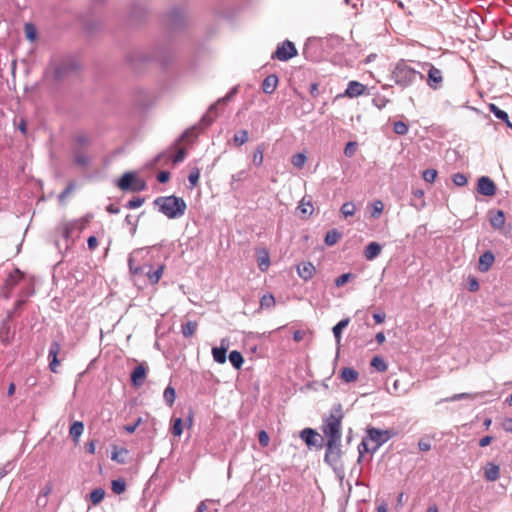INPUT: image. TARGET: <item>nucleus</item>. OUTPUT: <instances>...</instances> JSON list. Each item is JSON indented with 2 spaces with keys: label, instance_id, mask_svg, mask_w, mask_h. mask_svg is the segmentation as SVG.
I'll return each mask as SVG.
<instances>
[{
  "label": "nucleus",
  "instance_id": "nucleus-63",
  "mask_svg": "<svg viewBox=\"0 0 512 512\" xmlns=\"http://www.w3.org/2000/svg\"><path fill=\"white\" fill-rule=\"evenodd\" d=\"M26 36L29 40L33 41L36 38V31L31 24H26L25 26Z\"/></svg>",
  "mask_w": 512,
  "mask_h": 512
},
{
  "label": "nucleus",
  "instance_id": "nucleus-23",
  "mask_svg": "<svg viewBox=\"0 0 512 512\" xmlns=\"http://www.w3.org/2000/svg\"><path fill=\"white\" fill-rule=\"evenodd\" d=\"M480 395L481 394H479V393H475V394H471V393H458V394H454V395H452L450 397H446V398L440 399L439 401L436 402V405H439V404L444 403V402H454V401H459V400H463V399H475V398H477Z\"/></svg>",
  "mask_w": 512,
  "mask_h": 512
},
{
  "label": "nucleus",
  "instance_id": "nucleus-3",
  "mask_svg": "<svg viewBox=\"0 0 512 512\" xmlns=\"http://www.w3.org/2000/svg\"><path fill=\"white\" fill-rule=\"evenodd\" d=\"M343 419L342 405L336 404L332 407L328 417L324 419L322 432L327 440L341 439V422Z\"/></svg>",
  "mask_w": 512,
  "mask_h": 512
},
{
  "label": "nucleus",
  "instance_id": "nucleus-11",
  "mask_svg": "<svg viewBox=\"0 0 512 512\" xmlns=\"http://www.w3.org/2000/svg\"><path fill=\"white\" fill-rule=\"evenodd\" d=\"M496 185L488 176H481L477 182V192L483 196L492 197L496 194Z\"/></svg>",
  "mask_w": 512,
  "mask_h": 512
},
{
  "label": "nucleus",
  "instance_id": "nucleus-4",
  "mask_svg": "<svg viewBox=\"0 0 512 512\" xmlns=\"http://www.w3.org/2000/svg\"><path fill=\"white\" fill-rule=\"evenodd\" d=\"M51 68L53 69L54 80L64 81L75 75L79 71L80 65L74 58L67 57L51 64Z\"/></svg>",
  "mask_w": 512,
  "mask_h": 512
},
{
  "label": "nucleus",
  "instance_id": "nucleus-57",
  "mask_svg": "<svg viewBox=\"0 0 512 512\" xmlns=\"http://www.w3.org/2000/svg\"><path fill=\"white\" fill-rule=\"evenodd\" d=\"M76 143L82 147V148H86L88 147L90 144H91V139L88 135L86 134H81V135H78L76 137Z\"/></svg>",
  "mask_w": 512,
  "mask_h": 512
},
{
  "label": "nucleus",
  "instance_id": "nucleus-49",
  "mask_svg": "<svg viewBox=\"0 0 512 512\" xmlns=\"http://www.w3.org/2000/svg\"><path fill=\"white\" fill-rule=\"evenodd\" d=\"M22 278V273L19 269H15L13 273H10L7 279V284L14 286Z\"/></svg>",
  "mask_w": 512,
  "mask_h": 512
},
{
  "label": "nucleus",
  "instance_id": "nucleus-13",
  "mask_svg": "<svg viewBox=\"0 0 512 512\" xmlns=\"http://www.w3.org/2000/svg\"><path fill=\"white\" fill-rule=\"evenodd\" d=\"M146 375H147V367L145 365V363H141L139 365H137L133 371L131 372V375H130V378H131V383L134 387H140L145 379H146Z\"/></svg>",
  "mask_w": 512,
  "mask_h": 512
},
{
  "label": "nucleus",
  "instance_id": "nucleus-14",
  "mask_svg": "<svg viewBox=\"0 0 512 512\" xmlns=\"http://www.w3.org/2000/svg\"><path fill=\"white\" fill-rule=\"evenodd\" d=\"M61 345L57 341H53L49 348L48 357L50 359L49 369L53 373H57V367L60 365V361L58 360V354L60 353Z\"/></svg>",
  "mask_w": 512,
  "mask_h": 512
},
{
  "label": "nucleus",
  "instance_id": "nucleus-58",
  "mask_svg": "<svg viewBox=\"0 0 512 512\" xmlns=\"http://www.w3.org/2000/svg\"><path fill=\"white\" fill-rule=\"evenodd\" d=\"M356 148H357L356 142H353V141L348 142L344 148L345 156L349 157V158L352 157L355 154Z\"/></svg>",
  "mask_w": 512,
  "mask_h": 512
},
{
  "label": "nucleus",
  "instance_id": "nucleus-50",
  "mask_svg": "<svg viewBox=\"0 0 512 512\" xmlns=\"http://www.w3.org/2000/svg\"><path fill=\"white\" fill-rule=\"evenodd\" d=\"M197 126H193L191 128L186 129L180 136L179 140H189L197 136Z\"/></svg>",
  "mask_w": 512,
  "mask_h": 512
},
{
  "label": "nucleus",
  "instance_id": "nucleus-17",
  "mask_svg": "<svg viewBox=\"0 0 512 512\" xmlns=\"http://www.w3.org/2000/svg\"><path fill=\"white\" fill-rule=\"evenodd\" d=\"M315 267L311 262H303L297 267V272L300 278L304 281L310 280L315 274Z\"/></svg>",
  "mask_w": 512,
  "mask_h": 512
},
{
  "label": "nucleus",
  "instance_id": "nucleus-16",
  "mask_svg": "<svg viewBox=\"0 0 512 512\" xmlns=\"http://www.w3.org/2000/svg\"><path fill=\"white\" fill-rule=\"evenodd\" d=\"M366 86L357 81H350L345 90V96L349 98H355L364 93Z\"/></svg>",
  "mask_w": 512,
  "mask_h": 512
},
{
  "label": "nucleus",
  "instance_id": "nucleus-41",
  "mask_svg": "<svg viewBox=\"0 0 512 512\" xmlns=\"http://www.w3.org/2000/svg\"><path fill=\"white\" fill-rule=\"evenodd\" d=\"M369 441L370 440H368L367 437H364L362 439L361 443L359 444V446H358V451H359L358 462L361 461L364 453H371L372 454L371 447L369 446Z\"/></svg>",
  "mask_w": 512,
  "mask_h": 512
},
{
  "label": "nucleus",
  "instance_id": "nucleus-30",
  "mask_svg": "<svg viewBox=\"0 0 512 512\" xmlns=\"http://www.w3.org/2000/svg\"><path fill=\"white\" fill-rule=\"evenodd\" d=\"M165 266L160 265L156 270L152 271L151 266H149V271L146 273L150 283L156 284L159 282L162 277Z\"/></svg>",
  "mask_w": 512,
  "mask_h": 512
},
{
  "label": "nucleus",
  "instance_id": "nucleus-18",
  "mask_svg": "<svg viewBox=\"0 0 512 512\" xmlns=\"http://www.w3.org/2000/svg\"><path fill=\"white\" fill-rule=\"evenodd\" d=\"M494 260H495V256L491 251L484 252L479 258V263H478L479 270L481 272H487L493 265Z\"/></svg>",
  "mask_w": 512,
  "mask_h": 512
},
{
  "label": "nucleus",
  "instance_id": "nucleus-45",
  "mask_svg": "<svg viewBox=\"0 0 512 512\" xmlns=\"http://www.w3.org/2000/svg\"><path fill=\"white\" fill-rule=\"evenodd\" d=\"M384 205L382 201L376 200L372 203V210H371V217L378 218L382 211H383Z\"/></svg>",
  "mask_w": 512,
  "mask_h": 512
},
{
  "label": "nucleus",
  "instance_id": "nucleus-34",
  "mask_svg": "<svg viewBox=\"0 0 512 512\" xmlns=\"http://www.w3.org/2000/svg\"><path fill=\"white\" fill-rule=\"evenodd\" d=\"M341 238V233L338 232L336 229L330 230L326 233L324 242L328 246H332L338 242V240Z\"/></svg>",
  "mask_w": 512,
  "mask_h": 512
},
{
  "label": "nucleus",
  "instance_id": "nucleus-52",
  "mask_svg": "<svg viewBox=\"0 0 512 512\" xmlns=\"http://www.w3.org/2000/svg\"><path fill=\"white\" fill-rule=\"evenodd\" d=\"M144 203V198L142 197H134L133 199L129 200L125 207L127 209H136V208H139L140 206H142Z\"/></svg>",
  "mask_w": 512,
  "mask_h": 512
},
{
  "label": "nucleus",
  "instance_id": "nucleus-33",
  "mask_svg": "<svg viewBox=\"0 0 512 512\" xmlns=\"http://www.w3.org/2000/svg\"><path fill=\"white\" fill-rule=\"evenodd\" d=\"M302 215L310 216L313 213V205L310 200L306 201L303 197L297 208Z\"/></svg>",
  "mask_w": 512,
  "mask_h": 512
},
{
  "label": "nucleus",
  "instance_id": "nucleus-25",
  "mask_svg": "<svg viewBox=\"0 0 512 512\" xmlns=\"http://www.w3.org/2000/svg\"><path fill=\"white\" fill-rule=\"evenodd\" d=\"M349 322H350V319L349 318H345V319L340 320L333 327L332 331H333V335L335 337V340H336L337 344H340L341 337H342V331H343V329H345L348 326Z\"/></svg>",
  "mask_w": 512,
  "mask_h": 512
},
{
  "label": "nucleus",
  "instance_id": "nucleus-53",
  "mask_svg": "<svg viewBox=\"0 0 512 512\" xmlns=\"http://www.w3.org/2000/svg\"><path fill=\"white\" fill-rule=\"evenodd\" d=\"M452 181L456 186H464L467 184V177L463 173H455L452 176Z\"/></svg>",
  "mask_w": 512,
  "mask_h": 512
},
{
  "label": "nucleus",
  "instance_id": "nucleus-56",
  "mask_svg": "<svg viewBox=\"0 0 512 512\" xmlns=\"http://www.w3.org/2000/svg\"><path fill=\"white\" fill-rule=\"evenodd\" d=\"M238 93V86H234L230 89V91L224 96L217 100V103H227L230 101L236 94Z\"/></svg>",
  "mask_w": 512,
  "mask_h": 512
},
{
  "label": "nucleus",
  "instance_id": "nucleus-44",
  "mask_svg": "<svg viewBox=\"0 0 512 512\" xmlns=\"http://www.w3.org/2000/svg\"><path fill=\"white\" fill-rule=\"evenodd\" d=\"M214 119L215 117L210 116L209 113L207 112L201 117L198 125L196 126L199 130H203L204 128L210 126L214 122Z\"/></svg>",
  "mask_w": 512,
  "mask_h": 512
},
{
  "label": "nucleus",
  "instance_id": "nucleus-55",
  "mask_svg": "<svg viewBox=\"0 0 512 512\" xmlns=\"http://www.w3.org/2000/svg\"><path fill=\"white\" fill-rule=\"evenodd\" d=\"M199 178H200L199 169L198 168L193 169L188 176V180H189L191 187H195L198 184Z\"/></svg>",
  "mask_w": 512,
  "mask_h": 512
},
{
  "label": "nucleus",
  "instance_id": "nucleus-22",
  "mask_svg": "<svg viewBox=\"0 0 512 512\" xmlns=\"http://www.w3.org/2000/svg\"><path fill=\"white\" fill-rule=\"evenodd\" d=\"M318 434L312 428H305L301 431L300 437L308 446L316 445V438Z\"/></svg>",
  "mask_w": 512,
  "mask_h": 512
},
{
  "label": "nucleus",
  "instance_id": "nucleus-36",
  "mask_svg": "<svg viewBox=\"0 0 512 512\" xmlns=\"http://www.w3.org/2000/svg\"><path fill=\"white\" fill-rule=\"evenodd\" d=\"M275 305V298L272 294L267 293L260 299V307L262 309H270Z\"/></svg>",
  "mask_w": 512,
  "mask_h": 512
},
{
  "label": "nucleus",
  "instance_id": "nucleus-47",
  "mask_svg": "<svg viewBox=\"0 0 512 512\" xmlns=\"http://www.w3.org/2000/svg\"><path fill=\"white\" fill-rule=\"evenodd\" d=\"M183 432V421L181 418H175L173 420L172 434L176 437L181 436Z\"/></svg>",
  "mask_w": 512,
  "mask_h": 512
},
{
  "label": "nucleus",
  "instance_id": "nucleus-20",
  "mask_svg": "<svg viewBox=\"0 0 512 512\" xmlns=\"http://www.w3.org/2000/svg\"><path fill=\"white\" fill-rule=\"evenodd\" d=\"M278 85V77L275 74H270L262 82V90L265 94H272Z\"/></svg>",
  "mask_w": 512,
  "mask_h": 512
},
{
  "label": "nucleus",
  "instance_id": "nucleus-59",
  "mask_svg": "<svg viewBox=\"0 0 512 512\" xmlns=\"http://www.w3.org/2000/svg\"><path fill=\"white\" fill-rule=\"evenodd\" d=\"M351 276H352L351 273H344V274L340 275L335 280V286L336 287L343 286L344 284H346L350 280Z\"/></svg>",
  "mask_w": 512,
  "mask_h": 512
},
{
  "label": "nucleus",
  "instance_id": "nucleus-1",
  "mask_svg": "<svg viewBox=\"0 0 512 512\" xmlns=\"http://www.w3.org/2000/svg\"><path fill=\"white\" fill-rule=\"evenodd\" d=\"M418 62L399 60L392 70V78L395 84L404 89L421 82L424 79V74L421 67L417 66Z\"/></svg>",
  "mask_w": 512,
  "mask_h": 512
},
{
  "label": "nucleus",
  "instance_id": "nucleus-24",
  "mask_svg": "<svg viewBox=\"0 0 512 512\" xmlns=\"http://www.w3.org/2000/svg\"><path fill=\"white\" fill-rule=\"evenodd\" d=\"M74 161L76 165L86 167L89 165L91 158L84 153L81 148H75L73 151Z\"/></svg>",
  "mask_w": 512,
  "mask_h": 512
},
{
  "label": "nucleus",
  "instance_id": "nucleus-26",
  "mask_svg": "<svg viewBox=\"0 0 512 512\" xmlns=\"http://www.w3.org/2000/svg\"><path fill=\"white\" fill-rule=\"evenodd\" d=\"M84 431V424L81 421H75L70 426L69 434L72 439L77 442Z\"/></svg>",
  "mask_w": 512,
  "mask_h": 512
},
{
  "label": "nucleus",
  "instance_id": "nucleus-39",
  "mask_svg": "<svg viewBox=\"0 0 512 512\" xmlns=\"http://www.w3.org/2000/svg\"><path fill=\"white\" fill-rule=\"evenodd\" d=\"M111 488H112V491L117 494V495H120L122 494L123 492H125L126 490V483L123 479L119 478V479H115L112 481L111 483Z\"/></svg>",
  "mask_w": 512,
  "mask_h": 512
},
{
  "label": "nucleus",
  "instance_id": "nucleus-37",
  "mask_svg": "<svg viewBox=\"0 0 512 512\" xmlns=\"http://www.w3.org/2000/svg\"><path fill=\"white\" fill-rule=\"evenodd\" d=\"M105 496V491L102 488H95L90 493V500L93 503V505L99 504Z\"/></svg>",
  "mask_w": 512,
  "mask_h": 512
},
{
  "label": "nucleus",
  "instance_id": "nucleus-48",
  "mask_svg": "<svg viewBox=\"0 0 512 512\" xmlns=\"http://www.w3.org/2000/svg\"><path fill=\"white\" fill-rule=\"evenodd\" d=\"M75 183L70 182L66 188L58 195L59 202H64L65 199L74 191L75 189Z\"/></svg>",
  "mask_w": 512,
  "mask_h": 512
},
{
  "label": "nucleus",
  "instance_id": "nucleus-2",
  "mask_svg": "<svg viewBox=\"0 0 512 512\" xmlns=\"http://www.w3.org/2000/svg\"><path fill=\"white\" fill-rule=\"evenodd\" d=\"M153 205L169 219L181 218L187 209L184 199L175 195L159 196L153 201Z\"/></svg>",
  "mask_w": 512,
  "mask_h": 512
},
{
  "label": "nucleus",
  "instance_id": "nucleus-19",
  "mask_svg": "<svg viewBox=\"0 0 512 512\" xmlns=\"http://www.w3.org/2000/svg\"><path fill=\"white\" fill-rule=\"evenodd\" d=\"M484 476L487 481L494 482L500 476V466L489 462L484 467Z\"/></svg>",
  "mask_w": 512,
  "mask_h": 512
},
{
  "label": "nucleus",
  "instance_id": "nucleus-29",
  "mask_svg": "<svg viewBox=\"0 0 512 512\" xmlns=\"http://www.w3.org/2000/svg\"><path fill=\"white\" fill-rule=\"evenodd\" d=\"M228 358L231 365L237 370L240 369L244 363L242 354L237 350L231 351Z\"/></svg>",
  "mask_w": 512,
  "mask_h": 512
},
{
  "label": "nucleus",
  "instance_id": "nucleus-21",
  "mask_svg": "<svg viewBox=\"0 0 512 512\" xmlns=\"http://www.w3.org/2000/svg\"><path fill=\"white\" fill-rule=\"evenodd\" d=\"M382 247L377 242H370L364 250V256L367 260H373L381 253Z\"/></svg>",
  "mask_w": 512,
  "mask_h": 512
},
{
  "label": "nucleus",
  "instance_id": "nucleus-15",
  "mask_svg": "<svg viewBox=\"0 0 512 512\" xmlns=\"http://www.w3.org/2000/svg\"><path fill=\"white\" fill-rule=\"evenodd\" d=\"M227 349L228 343L225 339L221 341V345L219 347H213L212 356L214 361L219 364H224L227 360Z\"/></svg>",
  "mask_w": 512,
  "mask_h": 512
},
{
  "label": "nucleus",
  "instance_id": "nucleus-32",
  "mask_svg": "<svg viewBox=\"0 0 512 512\" xmlns=\"http://www.w3.org/2000/svg\"><path fill=\"white\" fill-rule=\"evenodd\" d=\"M175 398H176L175 389L171 385H168L165 388L164 393H163L164 402L166 403L167 406L172 407L175 402Z\"/></svg>",
  "mask_w": 512,
  "mask_h": 512
},
{
  "label": "nucleus",
  "instance_id": "nucleus-54",
  "mask_svg": "<svg viewBox=\"0 0 512 512\" xmlns=\"http://www.w3.org/2000/svg\"><path fill=\"white\" fill-rule=\"evenodd\" d=\"M437 170L435 169H426L423 172V179L428 183H433L437 177Z\"/></svg>",
  "mask_w": 512,
  "mask_h": 512
},
{
  "label": "nucleus",
  "instance_id": "nucleus-31",
  "mask_svg": "<svg viewBox=\"0 0 512 512\" xmlns=\"http://www.w3.org/2000/svg\"><path fill=\"white\" fill-rule=\"evenodd\" d=\"M490 224L495 229H501L505 224V215L502 210H498L496 214L491 217Z\"/></svg>",
  "mask_w": 512,
  "mask_h": 512
},
{
  "label": "nucleus",
  "instance_id": "nucleus-7",
  "mask_svg": "<svg viewBox=\"0 0 512 512\" xmlns=\"http://www.w3.org/2000/svg\"><path fill=\"white\" fill-rule=\"evenodd\" d=\"M417 66L421 67L422 73L427 72L426 83L431 89L437 90L441 87L443 75L440 69L429 62H418Z\"/></svg>",
  "mask_w": 512,
  "mask_h": 512
},
{
  "label": "nucleus",
  "instance_id": "nucleus-12",
  "mask_svg": "<svg viewBox=\"0 0 512 512\" xmlns=\"http://www.w3.org/2000/svg\"><path fill=\"white\" fill-rule=\"evenodd\" d=\"M167 23L173 30L180 29L185 25V15L182 9L174 8L167 15Z\"/></svg>",
  "mask_w": 512,
  "mask_h": 512
},
{
  "label": "nucleus",
  "instance_id": "nucleus-10",
  "mask_svg": "<svg viewBox=\"0 0 512 512\" xmlns=\"http://www.w3.org/2000/svg\"><path fill=\"white\" fill-rule=\"evenodd\" d=\"M152 60L159 61L162 65L166 64V61L161 59L158 55H149L141 51H134L130 53L127 57V61L129 62L133 69H138V61L149 62Z\"/></svg>",
  "mask_w": 512,
  "mask_h": 512
},
{
  "label": "nucleus",
  "instance_id": "nucleus-43",
  "mask_svg": "<svg viewBox=\"0 0 512 512\" xmlns=\"http://www.w3.org/2000/svg\"><path fill=\"white\" fill-rule=\"evenodd\" d=\"M247 141H248L247 130L242 129V130H239L237 133H235L234 142L237 146H241V145L245 144Z\"/></svg>",
  "mask_w": 512,
  "mask_h": 512
},
{
  "label": "nucleus",
  "instance_id": "nucleus-40",
  "mask_svg": "<svg viewBox=\"0 0 512 512\" xmlns=\"http://www.w3.org/2000/svg\"><path fill=\"white\" fill-rule=\"evenodd\" d=\"M340 211H341L342 215L345 218H347V217L353 216L355 214L356 206L353 202H345L341 206Z\"/></svg>",
  "mask_w": 512,
  "mask_h": 512
},
{
  "label": "nucleus",
  "instance_id": "nucleus-42",
  "mask_svg": "<svg viewBox=\"0 0 512 512\" xmlns=\"http://www.w3.org/2000/svg\"><path fill=\"white\" fill-rule=\"evenodd\" d=\"M409 127L408 125L403 121H395L393 123V131L397 135H405L408 133Z\"/></svg>",
  "mask_w": 512,
  "mask_h": 512
},
{
  "label": "nucleus",
  "instance_id": "nucleus-46",
  "mask_svg": "<svg viewBox=\"0 0 512 512\" xmlns=\"http://www.w3.org/2000/svg\"><path fill=\"white\" fill-rule=\"evenodd\" d=\"M306 156L303 153H296L292 156V164L297 168H302L306 162Z\"/></svg>",
  "mask_w": 512,
  "mask_h": 512
},
{
  "label": "nucleus",
  "instance_id": "nucleus-35",
  "mask_svg": "<svg viewBox=\"0 0 512 512\" xmlns=\"http://www.w3.org/2000/svg\"><path fill=\"white\" fill-rule=\"evenodd\" d=\"M370 365L373 368H375L378 372H385L388 367L384 359L380 356H374L371 360Z\"/></svg>",
  "mask_w": 512,
  "mask_h": 512
},
{
  "label": "nucleus",
  "instance_id": "nucleus-6",
  "mask_svg": "<svg viewBox=\"0 0 512 512\" xmlns=\"http://www.w3.org/2000/svg\"><path fill=\"white\" fill-rule=\"evenodd\" d=\"M342 457L341 439L327 440L325 444L324 461L335 468Z\"/></svg>",
  "mask_w": 512,
  "mask_h": 512
},
{
  "label": "nucleus",
  "instance_id": "nucleus-64",
  "mask_svg": "<svg viewBox=\"0 0 512 512\" xmlns=\"http://www.w3.org/2000/svg\"><path fill=\"white\" fill-rule=\"evenodd\" d=\"M504 431L512 433V418H505L502 423Z\"/></svg>",
  "mask_w": 512,
  "mask_h": 512
},
{
  "label": "nucleus",
  "instance_id": "nucleus-38",
  "mask_svg": "<svg viewBox=\"0 0 512 512\" xmlns=\"http://www.w3.org/2000/svg\"><path fill=\"white\" fill-rule=\"evenodd\" d=\"M489 111L491 113H493V115L501 120V121H506L507 120V117H508V114L507 112H505L504 110L500 109L497 105L491 103L489 104Z\"/></svg>",
  "mask_w": 512,
  "mask_h": 512
},
{
  "label": "nucleus",
  "instance_id": "nucleus-61",
  "mask_svg": "<svg viewBox=\"0 0 512 512\" xmlns=\"http://www.w3.org/2000/svg\"><path fill=\"white\" fill-rule=\"evenodd\" d=\"M467 284H468V290L470 292H476L479 290V283L475 277H469Z\"/></svg>",
  "mask_w": 512,
  "mask_h": 512
},
{
  "label": "nucleus",
  "instance_id": "nucleus-5",
  "mask_svg": "<svg viewBox=\"0 0 512 512\" xmlns=\"http://www.w3.org/2000/svg\"><path fill=\"white\" fill-rule=\"evenodd\" d=\"M395 436V432L390 429L382 430L375 427H368L366 437L373 445L371 446L372 454H374L383 444L388 442Z\"/></svg>",
  "mask_w": 512,
  "mask_h": 512
},
{
  "label": "nucleus",
  "instance_id": "nucleus-27",
  "mask_svg": "<svg viewBox=\"0 0 512 512\" xmlns=\"http://www.w3.org/2000/svg\"><path fill=\"white\" fill-rule=\"evenodd\" d=\"M198 323L196 321H187L181 325V332L185 338L192 337L196 332Z\"/></svg>",
  "mask_w": 512,
  "mask_h": 512
},
{
  "label": "nucleus",
  "instance_id": "nucleus-62",
  "mask_svg": "<svg viewBox=\"0 0 512 512\" xmlns=\"http://www.w3.org/2000/svg\"><path fill=\"white\" fill-rule=\"evenodd\" d=\"M247 177V172L245 170H241L232 175L231 185H234L235 182L243 181Z\"/></svg>",
  "mask_w": 512,
  "mask_h": 512
},
{
  "label": "nucleus",
  "instance_id": "nucleus-60",
  "mask_svg": "<svg viewBox=\"0 0 512 512\" xmlns=\"http://www.w3.org/2000/svg\"><path fill=\"white\" fill-rule=\"evenodd\" d=\"M258 440H259V443L262 447H267L268 444H269V435L267 434L266 431L264 430H261L259 433H258Z\"/></svg>",
  "mask_w": 512,
  "mask_h": 512
},
{
  "label": "nucleus",
  "instance_id": "nucleus-8",
  "mask_svg": "<svg viewBox=\"0 0 512 512\" xmlns=\"http://www.w3.org/2000/svg\"><path fill=\"white\" fill-rule=\"evenodd\" d=\"M118 187L123 191L140 192L145 189V183L136 179L134 173L126 172L117 182Z\"/></svg>",
  "mask_w": 512,
  "mask_h": 512
},
{
  "label": "nucleus",
  "instance_id": "nucleus-9",
  "mask_svg": "<svg viewBox=\"0 0 512 512\" xmlns=\"http://www.w3.org/2000/svg\"><path fill=\"white\" fill-rule=\"evenodd\" d=\"M297 55V49L293 42L285 40L277 46L276 51L272 54V59L279 61H288Z\"/></svg>",
  "mask_w": 512,
  "mask_h": 512
},
{
  "label": "nucleus",
  "instance_id": "nucleus-28",
  "mask_svg": "<svg viewBox=\"0 0 512 512\" xmlns=\"http://www.w3.org/2000/svg\"><path fill=\"white\" fill-rule=\"evenodd\" d=\"M358 376H359L358 372L353 368L344 367L341 370V378L343 381H345L347 383L356 381L358 379Z\"/></svg>",
  "mask_w": 512,
  "mask_h": 512
},
{
  "label": "nucleus",
  "instance_id": "nucleus-51",
  "mask_svg": "<svg viewBox=\"0 0 512 512\" xmlns=\"http://www.w3.org/2000/svg\"><path fill=\"white\" fill-rule=\"evenodd\" d=\"M253 163L256 166H260L263 163V148L258 146L253 153Z\"/></svg>",
  "mask_w": 512,
  "mask_h": 512
}]
</instances>
